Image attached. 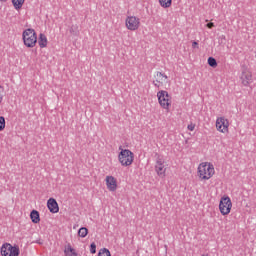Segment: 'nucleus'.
<instances>
[{
    "instance_id": "obj_1",
    "label": "nucleus",
    "mask_w": 256,
    "mask_h": 256,
    "mask_svg": "<svg viewBox=\"0 0 256 256\" xmlns=\"http://www.w3.org/2000/svg\"><path fill=\"white\" fill-rule=\"evenodd\" d=\"M196 175L202 182L213 179L215 177V165L208 161L201 162L196 168Z\"/></svg>"
},
{
    "instance_id": "obj_2",
    "label": "nucleus",
    "mask_w": 256,
    "mask_h": 256,
    "mask_svg": "<svg viewBox=\"0 0 256 256\" xmlns=\"http://www.w3.org/2000/svg\"><path fill=\"white\" fill-rule=\"evenodd\" d=\"M118 163L121 167H131L135 163V153L123 146L118 147Z\"/></svg>"
},
{
    "instance_id": "obj_3",
    "label": "nucleus",
    "mask_w": 256,
    "mask_h": 256,
    "mask_svg": "<svg viewBox=\"0 0 256 256\" xmlns=\"http://www.w3.org/2000/svg\"><path fill=\"white\" fill-rule=\"evenodd\" d=\"M158 99V105H160L161 109L169 113L171 111V107L173 105V97L167 90H159L156 94Z\"/></svg>"
},
{
    "instance_id": "obj_4",
    "label": "nucleus",
    "mask_w": 256,
    "mask_h": 256,
    "mask_svg": "<svg viewBox=\"0 0 256 256\" xmlns=\"http://www.w3.org/2000/svg\"><path fill=\"white\" fill-rule=\"evenodd\" d=\"M22 41L25 47L33 49L37 45V32L33 28H27L22 32Z\"/></svg>"
},
{
    "instance_id": "obj_5",
    "label": "nucleus",
    "mask_w": 256,
    "mask_h": 256,
    "mask_svg": "<svg viewBox=\"0 0 256 256\" xmlns=\"http://www.w3.org/2000/svg\"><path fill=\"white\" fill-rule=\"evenodd\" d=\"M218 209L223 217H227L233 209L231 198L227 195L222 196L219 201Z\"/></svg>"
},
{
    "instance_id": "obj_6",
    "label": "nucleus",
    "mask_w": 256,
    "mask_h": 256,
    "mask_svg": "<svg viewBox=\"0 0 256 256\" xmlns=\"http://www.w3.org/2000/svg\"><path fill=\"white\" fill-rule=\"evenodd\" d=\"M0 255L1 256H19L21 255V249L17 244L12 245L9 242H5L0 247Z\"/></svg>"
},
{
    "instance_id": "obj_7",
    "label": "nucleus",
    "mask_w": 256,
    "mask_h": 256,
    "mask_svg": "<svg viewBox=\"0 0 256 256\" xmlns=\"http://www.w3.org/2000/svg\"><path fill=\"white\" fill-rule=\"evenodd\" d=\"M154 171L158 177L164 179L167 177V162L163 156H158L155 161Z\"/></svg>"
},
{
    "instance_id": "obj_8",
    "label": "nucleus",
    "mask_w": 256,
    "mask_h": 256,
    "mask_svg": "<svg viewBox=\"0 0 256 256\" xmlns=\"http://www.w3.org/2000/svg\"><path fill=\"white\" fill-rule=\"evenodd\" d=\"M229 127H231V122L225 116H219L215 121V128L218 133L222 135H227L229 133Z\"/></svg>"
},
{
    "instance_id": "obj_9",
    "label": "nucleus",
    "mask_w": 256,
    "mask_h": 256,
    "mask_svg": "<svg viewBox=\"0 0 256 256\" xmlns=\"http://www.w3.org/2000/svg\"><path fill=\"white\" fill-rule=\"evenodd\" d=\"M125 27L128 31H139L141 28V18L135 15H128L125 18Z\"/></svg>"
},
{
    "instance_id": "obj_10",
    "label": "nucleus",
    "mask_w": 256,
    "mask_h": 256,
    "mask_svg": "<svg viewBox=\"0 0 256 256\" xmlns=\"http://www.w3.org/2000/svg\"><path fill=\"white\" fill-rule=\"evenodd\" d=\"M153 85L156 89H163L169 85V76L163 72H156L153 79Z\"/></svg>"
},
{
    "instance_id": "obj_11",
    "label": "nucleus",
    "mask_w": 256,
    "mask_h": 256,
    "mask_svg": "<svg viewBox=\"0 0 256 256\" xmlns=\"http://www.w3.org/2000/svg\"><path fill=\"white\" fill-rule=\"evenodd\" d=\"M242 87H249L253 83V72L249 68H244L239 76Z\"/></svg>"
},
{
    "instance_id": "obj_12",
    "label": "nucleus",
    "mask_w": 256,
    "mask_h": 256,
    "mask_svg": "<svg viewBox=\"0 0 256 256\" xmlns=\"http://www.w3.org/2000/svg\"><path fill=\"white\" fill-rule=\"evenodd\" d=\"M107 191L110 193H116L119 189V182L113 175H107L104 179Z\"/></svg>"
},
{
    "instance_id": "obj_13",
    "label": "nucleus",
    "mask_w": 256,
    "mask_h": 256,
    "mask_svg": "<svg viewBox=\"0 0 256 256\" xmlns=\"http://www.w3.org/2000/svg\"><path fill=\"white\" fill-rule=\"evenodd\" d=\"M47 207L50 213H57L59 211V204L55 198H50L47 201Z\"/></svg>"
},
{
    "instance_id": "obj_14",
    "label": "nucleus",
    "mask_w": 256,
    "mask_h": 256,
    "mask_svg": "<svg viewBox=\"0 0 256 256\" xmlns=\"http://www.w3.org/2000/svg\"><path fill=\"white\" fill-rule=\"evenodd\" d=\"M38 45L40 49H45L47 45H49V40L47 39V36L43 33H40L38 36Z\"/></svg>"
},
{
    "instance_id": "obj_15",
    "label": "nucleus",
    "mask_w": 256,
    "mask_h": 256,
    "mask_svg": "<svg viewBox=\"0 0 256 256\" xmlns=\"http://www.w3.org/2000/svg\"><path fill=\"white\" fill-rule=\"evenodd\" d=\"M64 255L65 256H79V254L77 253V250H75V248H73V246H71V244H67L64 247Z\"/></svg>"
},
{
    "instance_id": "obj_16",
    "label": "nucleus",
    "mask_w": 256,
    "mask_h": 256,
    "mask_svg": "<svg viewBox=\"0 0 256 256\" xmlns=\"http://www.w3.org/2000/svg\"><path fill=\"white\" fill-rule=\"evenodd\" d=\"M30 219L34 224L41 223V215L39 214V211L32 210L30 212Z\"/></svg>"
},
{
    "instance_id": "obj_17",
    "label": "nucleus",
    "mask_w": 256,
    "mask_h": 256,
    "mask_svg": "<svg viewBox=\"0 0 256 256\" xmlns=\"http://www.w3.org/2000/svg\"><path fill=\"white\" fill-rule=\"evenodd\" d=\"M12 5L16 11H21L25 5V0H12Z\"/></svg>"
},
{
    "instance_id": "obj_18",
    "label": "nucleus",
    "mask_w": 256,
    "mask_h": 256,
    "mask_svg": "<svg viewBox=\"0 0 256 256\" xmlns=\"http://www.w3.org/2000/svg\"><path fill=\"white\" fill-rule=\"evenodd\" d=\"M158 3L162 9H169L173 5V0H158Z\"/></svg>"
},
{
    "instance_id": "obj_19",
    "label": "nucleus",
    "mask_w": 256,
    "mask_h": 256,
    "mask_svg": "<svg viewBox=\"0 0 256 256\" xmlns=\"http://www.w3.org/2000/svg\"><path fill=\"white\" fill-rule=\"evenodd\" d=\"M87 235H89V229H87L86 227H82L78 230V237L85 239Z\"/></svg>"
},
{
    "instance_id": "obj_20",
    "label": "nucleus",
    "mask_w": 256,
    "mask_h": 256,
    "mask_svg": "<svg viewBox=\"0 0 256 256\" xmlns=\"http://www.w3.org/2000/svg\"><path fill=\"white\" fill-rule=\"evenodd\" d=\"M98 256H111V251L107 248H102L99 250Z\"/></svg>"
},
{
    "instance_id": "obj_21",
    "label": "nucleus",
    "mask_w": 256,
    "mask_h": 256,
    "mask_svg": "<svg viewBox=\"0 0 256 256\" xmlns=\"http://www.w3.org/2000/svg\"><path fill=\"white\" fill-rule=\"evenodd\" d=\"M3 99H5V86L0 84V105H3Z\"/></svg>"
},
{
    "instance_id": "obj_22",
    "label": "nucleus",
    "mask_w": 256,
    "mask_h": 256,
    "mask_svg": "<svg viewBox=\"0 0 256 256\" xmlns=\"http://www.w3.org/2000/svg\"><path fill=\"white\" fill-rule=\"evenodd\" d=\"M208 65L210 67H213V69H215V67H217V60L213 57H209L208 58Z\"/></svg>"
},
{
    "instance_id": "obj_23",
    "label": "nucleus",
    "mask_w": 256,
    "mask_h": 256,
    "mask_svg": "<svg viewBox=\"0 0 256 256\" xmlns=\"http://www.w3.org/2000/svg\"><path fill=\"white\" fill-rule=\"evenodd\" d=\"M0 131H5V117L0 116Z\"/></svg>"
},
{
    "instance_id": "obj_24",
    "label": "nucleus",
    "mask_w": 256,
    "mask_h": 256,
    "mask_svg": "<svg viewBox=\"0 0 256 256\" xmlns=\"http://www.w3.org/2000/svg\"><path fill=\"white\" fill-rule=\"evenodd\" d=\"M90 253H92V255H95L97 253V245L95 243H92L90 245Z\"/></svg>"
},
{
    "instance_id": "obj_25",
    "label": "nucleus",
    "mask_w": 256,
    "mask_h": 256,
    "mask_svg": "<svg viewBox=\"0 0 256 256\" xmlns=\"http://www.w3.org/2000/svg\"><path fill=\"white\" fill-rule=\"evenodd\" d=\"M197 127V124L193 123V122H190L188 125H187V129L188 131H195V128Z\"/></svg>"
},
{
    "instance_id": "obj_26",
    "label": "nucleus",
    "mask_w": 256,
    "mask_h": 256,
    "mask_svg": "<svg viewBox=\"0 0 256 256\" xmlns=\"http://www.w3.org/2000/svg\"><path fill=\"white\" fill-rule=\"evenodd\" d=\"M192 49H199V43L197 41L192 42Z\"/></svg>"
},
{
    "instance_id": "obj_27",
    "label": "nucleus",
    "mask_w": 256,
    "mask_h": 256,
    "mask_svg": "<svg viewBox=\"0 0 256 256\" xmlns=\"http://www.w3.org/2000/svg\"><path fill=\"white\" fill-rule=\"evenodd\" d=\"M206 27H208V29H213V27H215V24L213 22H209Z\"/></svg>"
},
{
    "instance_id": "obj_28",
    "label": "nucleus",
    "mask_w": 256,
    "mask_h": 256,
    "mask_svg": "<svg viewBox=\"0 0 256 256\" xmlns=\"http://www.w3.org/2000/svg\"><path fill=\"white\" fill-rule=\"evenodd\" d=\"M201 256H211L209 253H203Z\"/></svg>"
},
{
    "instance_id": "obj_29",
    "label": "nucleus",
    "mask_w": 256,
    "mask_h": 256,
    "mask_svg": "<svg viewBox=\"0 0 256 256\" xmlns=\"http://www.w3.org/2000/svg\"><path fill=\"white\" fill-rule=\"evenodd\" d=\"M1 3H7L8 0H0Z\"/></svg>"
}]
</instances>
